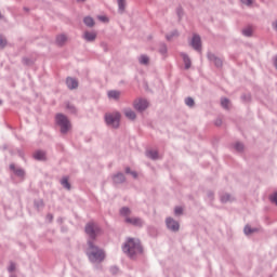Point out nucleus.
<instances>
[{
  "instance_id": "f257e3e1",
  "label": "nucleus",
  "mask_w": 277,
  "mask_h": 277,
  "mask_svg": "<svg viewBox=\"0 0 277 277\" xmlns=\"http://www.w3.org/2000/svg\"><path fill=\"white\" fill-rule=\"evenodd\" d=\"M87 256L91 263L98 265L105 261V251L98 248L94 241H88Z\"/></svg>"
},
{
  "instance_id": "f03ea898",
  "label": "nucleus",
  "mask_w": 277,
  "mask_h": 277,
  "mask_svg": "<svg viewBox=\"0 0 277 277\" xmlns=\"http://www.w3.org/2000/svg\"><path fill=\"white\" fill-rule=\"evenodd\" d=\"M123 252L131 258L142 254V245H140V240L129 238L123 246Z\"/></svg>"
},
{
  "instance_id": "7ed1b4c3",
  "label": "nucleus",
  "mask_w": 277,
  "mask_h": 277,
  "mask_svg": "<svg viewBox=\"0 0 277 277\" xmlns=\"http://www.w3.org/2000/svg\"><path fill=\"white\" fill-rule=\"evenodd\" d=\"M105 121L108 127L113 129H118L120 127V113H111L105 115Z\"/></svg>"
},
{
  "instance_id": "20e7f679",
  "label": "nucleus",
  "mask_w": 277,
  "mask_h": 277,
  "mask_svg": "<svg viewBox=\"0 0 277 277\" xmlns=\"http://www.w3.org/2000/svg\"><path fill=\"white\" fill-rule=\"evenodd\" d=\"M55 120L56 124L61 127V133H66L67 131H70L71 126L67 116H64L63 114H57Z\"/></svg>"
},
{
  "instance_id": "39448f33",
  "label": "nucleus",
  "mask_w": 277,
  "mask_h": 277,
  "mask_svg": "<svg viewBox=\"0 0 277 277\" xmlns=\"http://www.w3.org/2000/svg\"><path fill=\"white\" fill-rule=\"evenodd\" d=\"M85 233L91 239H94L101 233V228L95 223L90 222L85 226Z\"/></svg>"
},
{
  "instance_id": "423d86ee",
  "label": "nucleus",
  "mask_w": 277,
  "mask_h": 277,
  "mask_svg": "<svg viewBox=\"0 0 277 277\" xmlns=\"http://www.w3.org/2000/svg\"><path fill=\"white\" fill-rule=\"evenodd\" d=\"M134 109L137 111H144L145 109H148V101L142 98L134 101Z\"/></svg>"
},
{
  "instance_id": "0eeeda50",
  "label": "nucleus",
  "mask_w": 277,
  "mask_h": 277,
  "mask_svg": "<svg viewBox=\"0 0 277 277\" xmlns=\"http://www.w3.org/2000/svg\"><path fill=\"white\" fill-rule=\"evenodd\" d=\"M166 223H167V227L170 230H173L174 233H176V230H179L180 228L179 222L174 221V219L172 217H168Z\"/></svg>"
},
{
  "instance_id": "6e6552de",
  "label": "nucleus",
  "mask_w": 277,
  "mask_h": 277,
  "mask_svg": "<svg viewBox=\"0 0 277 277\" xmlns=\"http://www.w3.org/2000/svg\"><path fill=\"white\" fill-rule=\"evenodd\" d=\"M192 47L195 49V51H201L202 44L200 41V37L198 35H195L192 39Z\"/></svg>"
},
{
  "instance_id": "1a4fd4ad",
  "label": "nucleus",
  "mask_w": 277,
  "mask_h": 277,
  "mask_svg": "<svg viewBox=\"0 0 277 277\" xmlns=\"http://www.w3.org/2000/svg\"><path fill=\"white\" fill-rule=\"evenodd\" d=\"M126 222L128 224H132L133 226H142L144 224L142 219H137V217H127Z\"/></svg>"
},
{
  "instance_id": "9d476101",
  "label": "nucleus",
  "mask_w": 277,
  "mask_h": 277,
  "mask_svg": "<svg viewBox=\"0 0 277 277\" xmlns=\"http://www.w3.org/2000/svg\"><path fill=\"white\" fill-rule=\"evenodd\" d=\"M66 83L69 90H75L76 88H79V82L75 78H67Z\"/></svg>"
},
{
  "instance_id": "9b49d317",
  "label": "nucleus",
  "mask_w": 277,
  "mask_h": 277,
  "mask_svg": "<svg viewBox=\"0 0 277 277\" xmlns=\"http://www.w3.org/2000/svg\"><path fill=\"white\" fill-rule=\"evenodd\" d=\"M108 98H111L113 101H119L120 96H122V93L120 91H108Z\"/></svg>"
},
{
  "instance_id": "f8f14e48",
  "label": "nucleus",
  "mask_w": 277,
  "mask_h": 277,
  "mask_svg": "<svg viewBox=\"0 0 277 277\" xmlns=\"http://www.w3.org/2000/svg\"><path fill=\"white\" fill-rule=\"evenodd\" d=\"M66 42H68V37H66V35H60L56 38V44H58L60 47L66 44Z\"/></svg>"
},
{
  "instance_id": "ddd939ff",
  "label": "nucleus",
  "mask_w": 277,
  "mask_h": 277,
  "mask_svg": "<svg viewBox=\"0 0 277 277\" xmlns=\"http://www.w3.org/2000/svg\"><path fill=\"white\" fill-rule=\"evenodd\" d=\"M35 159H37L38 161H44V159H47V154L42 150L36 151L34 154Z\"/></svg>"
},
{
  "instance_id": "4468645a",
  "label": "nucleus",
  "mask_w": 277,
  "mask_h": 277,
  "mask_svg": "<svg viewBox=\"0 0 277 277\" xmlns=\"http://www.w3.org/2000/svg\"><path fill=\"white\" fill-rule=\"evenodd\" d=\"M209 60H211L212 62H214L215 66H217L220 68V66H222V61L221 58H217V56L213 55V54H209Z\"/></svg>"
},
{
  "instance_id": "2eb2a0df",
  "label": "nucleus",
  "mask_w": 277,
  "mask_h": 277,
  "mask_svg": "<svg viewBox=\"0 0 277 277\" xmlns=\"http://www.w3.org/2000/svg\"><path fill=\"white\" fill-rule=\"evenodd\" d=\"M124 116L128 117L129 120H135V118H136L135 111H133L132 109H126Z\"/></svg>"
},
{
  "instance_id": "dca6fc26",
  "label": "nucleus",
  "mask_w": 277,
  "mask_h": 277,
  "mask_svg": "<svg viewBox=\"0 0 277 277\" xmlns=\"http://www.w3.org/2000/svg\"><path fill=\"white\" fill-rule=\"evenodd\" d=\"M84 38L88 42H93V40H96V32H85Z\"/></svg>"
},
{
  "instance_id": "f3484780",
  "label": "nucleus",
  "mask_w": 277,
  "mask_h": 277,
  "mask_svg": "<svg viewBox=\"0 0 277 277\" xmlns=\"http://www.w3.org/2000/svg\"><path fill=\"white\" fill-rule=\"evenodd\" d=\"M182 57L185 64V68H192V61L189 60V56H187V54H182Z\"/></svg>"
},
{
  "instance_id": "a211bd4d",
  "label": "nucleus",
  "mask_w": 277,
  "mask_h": 277,
  "mask_svg": "<svg viewBox=\"0 0 277 277\" xmlns=\"http://www.w3.org/2000/svg\"><path fill=\"white\" fill-rule=\"evenodd\" d=\"M147 157H149V159H159V154L157 150H149L147 151Z\"/></svg>"
},
{
  "instance_id": "6ab92c4d",
  "label": "nucleus",
  "mask_w": 277,
  "mask_h": 277,
  "mask_svg": "<svg viewBox=\"0 0 277 277\" xmlns=\"http://www.w3.org/2000/svg\"><path fill=\"white\" fill-rule=\"evenodd\" d=\"M114 183H124V174L119 173L114 177Z\"/></svg>"
},
{
  "instance_id": "aec40b11",
  "label": "nucleus",
  "mask_w": 277,
  "mask_h": 277,
  "mask_svg": "<svg viewBox=\"0 0 277 277\" xmlns=\"http://www.w3.org/2000/svg\"><path fill=\"white\" fill-rule=\"evenodd\" d=\"M84 24L87 27H94V19L92 17H84Z\"/></svg>"
},
{
  "instance_id": "412c9836",
  "label": "nucleus",
  "mask_w": 277,
  "mask_h": 277,
  "mask_svg": "<svg viewBox=\"0 0 277 277\" xmlns=\"http://www.w3.org/2000/svg\"><path fill=\"white\" fill-rule=\"evenodd\" d=\"M221 105L224 107V109H228V107H230V101H228V98H223L221 101Z\"/></svg>"
},
{
  "instance_id": "4be33fe9",
  "label": "nucleus",
  "mask_w": 277,
  "mask_h": 277,
  "mask_svg": "<svg viewBox=\"0 0 277 277\" xmlns=\"http://www.w3.org/2000/svg\"><path fill=\"white\" fill-rule=\"evenodd\" d=\"M61 183L63 187H65V189H70V183H68V177H63Z\"/></svg>"
},
{
  "instance_id": "5701e85b",
  "label": "nucleus",
  "mask_w": 277,
  "mask_h": 277,
  "mask_svg": "<svg viewBox=\"0 0 277 277\" xmlns=\"http://www.w3.org/2000/svg\"><path fill=\"white\" fill-rule=\"evenodd\" d=\"M121 215L127 216L131 214V210L129 208H122L120 210Z\"/></svg>"
},
{
  "instance_id": "b1692460",
  "label": "nucleus",
  "mask_w": 277,
  "mask_h": 277,
  "mask_svg": "<svg viewBox=\"0 0 277 277\" xmlns=\"http://www.w3.org/2000/svg\"><path fill=\"white\" fill-rule=\"evenodd\" d=\"M117 1H118L119 10H121V12H124L126 0H117Z\"/></svg>"
},
{
  "instance_id": "393cba45",
  "label": "nucleus",
  "mask_w": 277,
  "mask_h": 277,
  "mask_svg": "<svg viewBox=\"0 0 277 277\" xmlns=\"http://www.w3.org/2000/svg\"><path fill=\"white\" fill-rule=\"evenodd\" d=\"M243 36H252V27L242 30Z\"/></svg>"
},
{
  "instance_id": "a878e982",
  "label": "nucleus",
  "mask_w": 277,
  "mask_h": 277,
  "mask_svg": "<svg viewBox=\"0 0 277 277\" xmlns=\"http://www.w3.org/2000/svg\"><path fill=\"white\" fill-rule=\"evenodd\" d=\"M5 44H8V41L0 35V49H3Z\"/></svg>"
},
{
  "instance_id": "bb28decb",
  "label": "nucleus",
  "mask_w": 277,
  "mask_h": 277,
  "mask_svg": "<svg viewBox=\"0 0 277 277\" xmlns=\"http://www.w3.org/2000/svg\"><path fill=\"white\" fill-rule=\"evenodd\" d=\"M185 104H186L188 107H194V98L187 97V98L185 100Z\"/></svg>"
},
{
  "instance_id": "cd10ccee",
  "label": "nucleus",
  "mask_w": 277,
  "mask_h": 277,
  "mask_svg": "<svg viewBox=\"0 0 277 277\" xmlns=\"http://www.w3.org/2000/svg\"><path fill=\"white\" fill-rule=\"evenodd\" d=\"M8 272H16V264L11 262L8 267Z\"/></svg>"
},
{
  "instance_id": "c85d7f7f",
  "label": "nucleus",
  "mask_w": 277,
  "mask_h": 277,
  "mask_svg": "<svg viewBox=\"0 0 277 277\" xmlns=\"http://www.w3.org/2000/svg\"><path fill=\"white\" fill-rule=\"evenodd\" d=\"M140 63H141V64H148V56L142 55V56L140 57Z\"/></svg>"
},
{
  "instance_id": "c756f323",
  "label": "nucleus",
  "mask_w": 277,
  "mask_h": 277,
  "mask_svg": "<svg viewBox=\"0 0 277 277\" xmlns=\"http://www.w3.org/2000/svg\"><path fill=\"white\" fill-rule=\"evenodd\" d=\"M235 148H236V150H238V153H241V150H243V144H241V143H236V144H235Z\"/></svg>"
},
{
  "instance_id": "7c9ffc66",
  "label": "nucleus",
  "mask_w": 277,
  "mask_h": 277,
  "mask_svg": "<svg viewBox=\"0 0 277 277\" xmlns=\"http://www.w3.org/2000/svg\"><path fill=\"white\" fill-rule=\"evenodd\" d=\"M269 198H271V202H274L275 205H277V192L271 195Z\"/></svg>"
},
{
  "instance_id": "2f4dec72",
  "label": "nucleus",
  "mask_w": 277,
  "mask_h": 277,
  "mask_svg": "<svg viewBox=\"0 0 277 277\" xmlns=\"http://www.w3.org/2000/svg\"><path fill=\"white\" fill-rule=\"evenodd\" d=\"M251 233H254V229H252V227H250V226H246L245 227V234L246 235H251Z\"/></svg>"
},
{
  "instance_id": "473e14b6",
  "label": "nucleus",
  "mask_w": 277,
  "mask_h": 277,
  "mask_svg": "<svg viewBox=\"0 0 277 277\" xmlns=\"http://www.w3.org/2000/svg\"><path fill=\"white\" fill-rule=\"evenodd\" d=\"M175 215H182L183 214V208L176 207L174 210Z\"/></svg>"
},
{
  "instance_id": "72a5a7b5",
  "label": "nucleus",
  "mask_w": 277,
  "mask_h": 277,
  "mask_svg": "<svg viewBox=\"0 0 277 277\" xmlns=\"http://www.w3.org/2000/svg\"><path fill=\"white\" fill-rule=\"evenodd\" d=\"M126 172H127V174H132V176H134V179H137V173L131 172V169H130V168H127V169H126Z\"/></svg>"
},
{
  "instance_id": "f704fd0d",
  "label": "nucleus",
  "mask_w": 277,
  "mask_h": 277,
  "mask_svg": "<svg viewBox=\"0 0 277 277\" xmlns=\"http://www.w3.org/2000/svg\"><path fill=\"white\" fill-rule=\"evenodd\" d=\"M245 5H252V0H240Z\"/></svg>"
},
{
  "instance_id": "c9c22d12",
  "label": "nucleus",
  "mask_w": 277,
  "mask_h": 277,
  "mask_svg": "<svg viewBox=\"0 0 277 277\" xmlns=\"http://www.w3.org/2000/svg\"><path fill=\"white\" fill-rule=\"evenodd\" d=\"M98 21H102V23H107L109 21L107 16H98Z\"/></svg>"
},
{
  "instance_id": "e433bc0d",
  "label": "nucleus",
  "mask_w": 277,
  "mask_h": 277,
  "mask_svg": "<svg viewBox=\"0 0 277 277\" xmlns=\"http://www.w3.org/2000/svg\"><path fill=\"white\" fill-rule=\"evenodd\" d=\"M230 200V196L226 195L225 197H222V202H228Z\"/></svg>"
},
{
  "instance_id": "4c0bfd02",
  "label": "nucleus",
  "mask_w": 277,
  "mask_h": 277,
  "mask_svg": "<svg viewBox=\"0 0 277 277\" xmlns=\"http://www.w3.org/2000/svg\"><path fill=\"white\" fill-rule=\"evenodd\" d=\"M70 111H75V106L70 105V104H67L66 106Z\"/></svg>"
},
{
  "instance_id": "58836bf2",
  "label": "nucleus",
  "mask_w": 277,
  "mask_h": 277,
  "mask_svg": "<svg viewBox=\"0 0 277 277\" xmlns=\"http://www.w3.org/2000/svg\"><path fill=\"white\" fill-rule=\"evenodd\" d=\"M15 173H16L18 176H23V174H24L23 170H17V171H15Z\"/></svg>"
},
{
  "instance_id": "ea45409f",
  "label": "nucleus",
  "mask_w": 277,
  "mask_h": 277,
  "mask_svg": "<svg viewBox=\"0 0 277 277\" xmlns=\"http://www.w3.org/2000/svg\"><path fill=\"white\" fill-rule=\"evenodd\" d=\"M48 220H49V222H53V215L49 214Z\"/></svg>"
},
{
  "instance_id": "a19ab883",
  "label": "nucleus",
  "mask_w": 277,
  "mask_h": 277,
  "mask_svg": "<svg viewBox=\"0 0 277 277\" xmlns=\"http://www.w3.org/2000/svg\"><path fill=\"white\" fill-rule=\"evenodd\" d=\"M167 39H168V40H170V38H169V37H167Z\"/></svg>"
},
{
  "instance_id": "79ce46f5",
  "label": "nucleus",
  "mask_w": 277,
  "mask_h": 277,
  "mask_svg": "<svg viewBox=\"0 0 277 277\" xmlns=\"http://www.w3.org/2000/svg\"><path fill=\"white\" fill-rule=\"evenodd\" d=\"M81 1H85V0H81Z\"/></svg>"
},
{
  "instance_id": "37998d69",
  "label": "nucleus",
  "mask_w": 277,
  "mask_h": 277,
  "mask_svg": "<svg viewBox=\"0 0 277 277\" xmlns=\"http://www.w3.org/2000/svg\"><path fill=\"white\" fill-rule=\"evenodd\" d=\"M0 105H1V101H0Z\"/></svg>"
}]
</instances>
